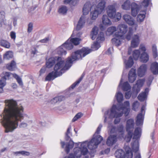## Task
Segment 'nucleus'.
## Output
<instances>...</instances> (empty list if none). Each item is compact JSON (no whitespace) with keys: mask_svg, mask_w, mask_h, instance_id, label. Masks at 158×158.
Here are the masks:
<instances>
[{"mask_svg":"<svg viewBox=\"0 0 158 158\" xmlns=\"http://www.w3.org/2000/svg\"><path fill=\"white\" fill-rule=\"evenodd\" d=\"M117 29V28L115 27H111L108 28L107 31L110 32V34H112L116 31Z\"/></svg>","mask_w":158,"mask_h":158,"instance_id":"obj_57","label":"nucleus"},{"mask_svg":"<svg viewBox=\"0 0 158 158\" xmlns=\"http://www.w3.org/2000/svg\"><path fill=\"white\" fill-rule=\"evenodd\" d=\"M6 80L4 78L2 77L0 80V85L4 87L6 85Z\"/></svg>","mask_w":158,"mask_h":158,"instance_id":"obj_59","label":"nucleus"},{"mask_svg":"<svg viewBox=\"0 0 158 158\" xmlns=\"http://www.w3.org/2000/svg\"><path fill=\"white\" fill-rule=\"evenodd\" d=\"M5 108L2 114V118L0 122L4 127L6 133L12 132L19 126L20 128L28 127L29 120L19 122L23 119L24 108L21 105H18L17 102L13 99H7L4 101Z\"/></svg>","mask_w":158,"mask_h":158,"instance_id":"obj_1","label":"nucleus"},{"mask_svg":"<svg viewBox=\"0 0 158 158\" xmlns=\"http://www.w3.org/2000/svg\"><path fill=\"white\" fill-rule=\"evenodd\" d=\"M13 57V53L11 51L7 52L4 55V58L6 60H8L10 58H12Z\"/></svg>","mask_w":158,"mask_h":158,"instance_id":"obj_45","label":"nucleus"},{"mask_svg":"<svg viewBox=\"0 0 158 158\" xmlns=\"http://www.w3.org/2000/svg\"><path fill=\"white\" fill-rule=\"evenodd\" d=\"M62 98L63 97L61 96L55 97L51 100V103L52 104H54L57 102L58 101H60L62 100Z\"/></svg>","mask_w":158,"mask_h":158,"instance_id":"obj_55","label":"nucleus"},{"mask_svg":"<svg viewBox=\"0 0 158 158\" xmlns=\"http://www.w3.org/2000/svg\"><path fill=\"white\" fill-rule=\"evenodd\" d=\"M91 51V49L88 48H83L75 51L72 54L71 57L68 58L64 66V60H62L61 57L58 56V60H57L54 68L55 74L58 76L61 75L71 67L73 61L81 59Z\"/></svg>","mask_w":158,"mask_h":158,"instance_id":"obj_3","label":"nucleus"},{"mask_svg":"<svg viewBox=\"0 0 158 158\" xmlns=\"http://www.w3.org/2000/svg\"><path fill=\"white\" fill-rule=\"evenodd\" d=\"M132 148L133 152H135V158H141L140 153L137 152L139 149V142L137 139H135L134 142L131 143Z\"/></svg>","mask_w":158,"mask_h":158,"instance_id":"obj_11","label":"nucleus"},{"mask_svg":"<svg viewBox=\"0 0 158 158\" xmlns=\"http://www.w3.org/2000/svg\"><path fill=\"white\" fill-rule=\"evenodd\" d=\"M85 19L86 17L85 16L82 15L81 16L77 25L76 28L77 30H80L84 27L85 23Z\"/></svg>","mask_w":158,"mask_h":158,"instance_id":"obj_19","label":"nucleus"},{"mask_svg":"<svg viewBox=\"0 0 158 158\" xmlns=\"http://www.w3.org/2000/svg\"><path fill=\"white\" fill-rule=\"evenodd\" d=\"M55 73L54 72H52L49 73L45 78V81H49L58 76H56Z\"/></svg>","mask_w":158,"mask_h":158,"instance_id":"obj_38","label":"nucleus"},{"mask_svg":"<svg viewBox=\"0 0 158 158\" xmlns=\"http://www.w3.org/2000/svg\"><path fill=\"white\" fill-rule=\"evenodd\" d=\"M117 29L119 31L115 33V35L117 37H122L128 30V27L127 25L124 24H120L117 27Z\"/></svg>","mask_w":158,"mask_h":158,"instance_id":"obj_8","label":"nucleus"},{"mask_svg":"<svg viewBox=\"0 0 158 158\" xmlns=\"http://www.w3.org/2000/svg\"><path fill=\"white\" fill-rule=\"evenodd\" d=\"M106 2L105 1H102L98 4L97 7L95 8L97 9L100 13H102L104 10L106 6Z\"/></svg>","mask_w":158,"mask_h":158,"instance_id":"obj_25","label":"nucleus"},{"mask_svg":"<svg viewBox=\"0 0 158 158\" xmlns=\"http://www.w3.org/2000/svg\"><path fill=\"white\" fill-rule=\"evenodd\" d=\"M115 155L117 158H124L125 157L124 152L122 149H119L116 151Z\"/></svg>","mask_w":158,"mask_h":158,"instance_id":"obj_33","label":"nucleus"},{"mask_svg":"<svg viewBox=\"0 0 158 158\" xmlns=\"http://www.w3.org/2000/svg\"><path fill=\"white\" fill-rule=\"evenodd\" d=\"M117 4L116 3L108 5L106 8V13L107 15L111 19H114L115 17L116 12V8Z\"/></svg>","mask_w":158,"mask_h":158,"instance_id":"obj_6","label":"nucleus"},{"mask_svg":"<svg viewBox=\"0 0 158 158\" xmlns=\"http://www.w3.org/2000/svg\"><path fill=\"white\" fill-rule=\"evenodd\" d=\"M102 127L100 125L97 129V131L94 135V137L89 142L87 141L81 143V147H76L74 149L73 155H70L68 157L64 158H80L82 155L85 156V158H89L90 154L89 153L87 147L90 150H92L97 148L98 145L101 142L103 139L102 137L98 135Z\"/></svg>","mask_w":158,"mask_h":158,"instance_id":"obj_2","label":"nucleus"},{"mask_svg":"<svg viewBox=\"0 0 158 158\" xmlns=\"http://www.w3.org/2000/svg\"><path fill=\"white\" fill-rule=\"evenodd\" d=\"M151 69L153 74H158V63L156 62L153 63L151 65Z\"/></svg>","mask_w":158,"mask_h":158,"instance_id":"obj_27","label":"nucleus"},{"mask_svg":"<svg viewBox=\"0 0 158 158\" xmlns=\"http://www.w3.org/2000/svg\"><path fill=\"white\" fill-rule=\"evenodd\" d=\"M82 77H81L79 80L78 81H77L75 82L71 86V88L73 89L76 86V85L78 84L81 81L82 79Z\"/></svg>","mask_w":158,"mask_h":158,"instance_id":"obj_63","label":"nucleus"},{"mask_svg":"<svg viewBox=\"0 0 158 158\" xmlns=\"http://www.w3.org/2000/svg\"><path fill=\"white\" fill-rule=\"evenodd\" d=\"M63 44L64 48L68 50H70L73 47V43L71 40L69 39Z\"/></svg>","mask_w":158,"mask_h":158,"instance_id":"obj_37","label":"nucleus"},{"mask_svg":"<svg viewBox=\"0 0 158 158\" xmlns=\"http://www.w3.org/2000/svg\"><path fill=\"white\" fill-rule=\"evenodd\" d=\"M148 91V89L147 88L146 89L144 92L141 93L139 95L138 97V99L141 101L145 100L147 98V94Z\"/></svg>","mask_w":158,"mask_h":158,"instance_id":"obj_28","label":"nucleus"},{"mask_svg":"<svg viewBox=\"0 0 158 158\" xmlns=\"http://www.w3.org/2000/svg\"><path fill=\"white\" fill-rule=\"evenodd\" d=\"M131 35H132L131 29L130 28L128 33L127 34V36H126V38L128 40H130L131 38Z\"/></svg>","mask_w":158,"mask_h":158,"instance_id":"obj_62","label":"nucleus"},{"mask_svg":"<svg viewBox=\"0 0 158 158\" xmlns=\"http://www.w3.org/2000/svg\"><path fill=\"white\" fill-rule=\"evenodd\" d=\"M74 142L70 139L69 142L66 144L65 150L68 153L70 149H71L73 147Z\"/></svg>","mask_w":158,"mask_h":158,"instance_id":"obj_34","label":"nucleus"},{"mask_svg":"<svg viewBox=\"0 0 158 158\" xmlns=\"http://www.w3.org/2000/svg\"><path fill=\"white\" fill-rule=\"evenodd\" d=\"M123 19L129 25H132L134 24V20L130 15L127 14L124 15L123 16Z\"/></svg>","mask_w":158,"mask_h":158,"instance_id":"obj_21","label":"nucleus"},{"mask_svg":"<svg viewBox=\"0 0 158 158\" xmlns=\"http://www.w3.org/2000/svg\"><path fill=\"white\" fill-rule=\"evenodd\" d=\"M147 66L145 64H143L140 66L138 69V75L141 77H143L146 73L147 70Z\"/></svg>","mask_w":158,"mask_h":158,"instance_id":"obj_16","label":"nucleus"},{"mask_svg":"<svg viewBox=\"0 0 158 158\" xmlns=\"http://www.w3.org/2000/svg\"><path fill=\"white\" fill-rule=\"evenodd\" d=\"M16 67L15 63L14 61H11L10 64H8L6 66L7 69L10 71L14 70Z\"/></svg>","mask_w":158,"mask_h":158,"instance_id":"obj_42","label":"nucleus"},{"mask_svg":"<svg viewBox=\"0 0 158 158\" xmlns=\"http://www.w3.org/2000/svg\"><path fill=\"white\" fill-rule=\"evenodd\" d=\"M138 50H139L140 52L141 51L142 53L145 52L146 50L145 46L143 44L140 45Z\"/></svg>","mask_w":158,"mask_h":158,"instance_id":"obj_60","label":"nucleus"},{"mask_svg":"<svg viewBox=\"0 0 158 158\" xmlns=\"http://www.w3.org/2000/svg\"><path fill=\"white\" fill-rule=\"evenodd\" d=\"M33 29V24L31 23H30L28 25L27 31L28 32H31Z\"/></svg>","mask_w":158,"mask_h":158,"instance_id":"obj_61","label":"nucleus"},{"mask_svg":"<svg viewBox=\"0 0 158 158\" xmlns=\"http://www.w3.org/2000/svg\"><path fill=\"white\" fill-rule=\"evenodd\" d=\"M63 47H64L63 44L58 48L57 49L58 53L60 55H65L66 53V51L64 50Z\"/></svg>","mask_w":158,"mask_h":158,"instance_id":"obj_48","label":"nucleus"},{"mask_svg":"<svg viewBox=\"0 0 158 158\" xmlns=\"http://www.w3.org/2000/svg\"><path fill=\"white\" fill-rule=\"evenodd\" d=\"M139 37L138 35H135L133 36L131 42V47L136 48L138 46L140 42Z\"/></svg>","mask_w":158,"mask_h":158,"instance_id":"obj_12","label":"nucleus"},{"mask_svg":"<svg viewBox=\"0 0 158 158\" xmlns=\"http://www.w3.org/2000/svg\"><path fill=\"white\" fill-rule=\"evenodd\" d=\"M134 125V120L132 119H130L127 121L126 126V130L127 132V134L125 137V140L128 142L131 139L133 134V130Z\"/></svg>","mask_w":158,"mask_h":158,"instance_id":"obj_5","label":"nucleus"},{"mask_svg":"<svg viewBox=\"0 0 158 158\" xmlns=\"http://www.w3.org/2000/svg\"><path fill=\"white\" fill-rule=\"evenodd\" d=\"M142 130L140 127H137L135 128L134 133L133 139H137L139 138L141 135Z\"/></svg>","mask_w":158,"mask_h":158,"instance_id":"obj_29","label":"nucleus"},{"mask_svg":"<svg viewBox=\"0 0 158 158\" xmlns=\"http://www.w3.org/2000/svg\"><path fill=\"white\" fill-rule=\"evenodd\" d=\"M136 74L135 69L132 68L129 72L128 74V79L130 82L133 83L135 80L136 78Z\"/></svg>","mask_w":158,"mask_h":158,"instance_id":"obj_17","label":"nucleus"},{"mask_svg":"<svg viewBox=\"0 0 158 158\" xmlns=\"http://www.w3.org/2000/svg\"><path fill=\"white\" fill-rule=\"evenodd\" d=\"M130 2L129 0H126L122 5V8L124 10H128L130 8Z\"/></svg>","mask_w":158,"mask_h":158,"instance_id":"obj_41","label":"nucleus"},{"mask_svg":"<svg viewBox=\"0 0 158 158\" xmlns=\"http://www.w3.org/2000/svg\"><path fill=\"white\" fill-rule=\"evenodd\" d=\"M139 103L137 101H135L132 104V109L135 111H136L139 107Z\"/></svg>","mask_w":158,"mask_h":158,"instance_id":"obj_54","label":"nucleus"},{"mask_svg":"<svg viewBox=\"0 0 158 158\" xmlns=\"http://www.w3.org/2000/svg\"><path fill=\"white\" fill-rule=\"evenodd\" d=\"M121 18V14L120 13L118 12L117 13H116V14L115 15V17L114 18V19H116L118 20H119Z\"/></svg>","mask_w":158,"mask_h":158,"instance_id":"obj_64","label":"nucleus"},{"mask_svg":"<svg viewBox=\"0 0 158 158\" xmlns=\"http://www.w3.org/2000/svg\"><path fill=\"white\" fill-rule=\"evenodd\" d=\"M124 149L126 152L125 156L127 158H132L133 153L131 151L130 148L129 147L127 146L125 147Z\"/></svg>","mask_w":158,"mask_h":158,"instance_id":"obj_36","label":"nucleus"},{"mask_svg":"<svg viewBox=\"0 0 158 158\" xmlns=\"http://www.w3.org/2000/svg\"><path fill=\"white\" fill-rule=\"evenodd\" d=\"M150 2V0H143L141 3V5L140 6V8H143L144 10L146 7L148 6Z\"/></svg>","mask_w":158,"mask_h":158,"instance_id":"obj_47","label":"nucleus"},{"mask_svg":"<svg viewBox=\"0 0 158 158\" xmlns=\"http://www.w3.org/2000/svg\"><path fill=\"white\" fill-rule=\"evenodd\" d=\"M124 127L122 125H120L118 127L117 131L118 133V137L121 139H125V137H124V130L123 129Z\"/></svg>","mask_w":158,"mask_h":158,"instance_id":"obj_23","label":"nucleus"},{"mask_svg":"<svg viewBox=\"0 0 158 158\" xmlns=\"http://www.w3.org/2000/svg\"><path fill=\"white\" fill-rule=\"evenodd\" d=\"M71 127L70 126L68 128L67 132L65 133V139L66 140H68L70 139V137L72 136V134L71 132Z\"/></svg>","mask_w":158,"mask_h":158,"instance_id":"obj_39","label":"nucleus"},{"mask_svg":"<svg viewBox=\"0 0 158 158\" xmlns=\"http://www.w3.org/2000/svg\"><path fill=\"white\" fill-rule=\"evenodd\" d=\"M124 63L126 68L131 67L134 64V62L131 56H130L127 61H124Z\"/></svg>","mask_w":158,"mask_h":158,"instance_id":"obj_35","label":"nucleus"},{"mask_svg":"<svg viewBox=\"0 0 158 158\" xmlns=\"http://www.w3.org/2000/svg\"><path fill=\"white\" fill-rule=\"evenodd\" d=\"M98 28L97 27H94L93 28L91 32L90 35L91 38L93 40H94L97 37L98 34Z\"/></svg>","mask_w":158,"mask_h":158,"instance_id":"obj_32","label":"nucleus"},{"mask_svg":"<svg viewBox=\"0 0 158 158\" xmlns=\"http://www.w3.org/2000/svg\"><path fill=\"white\" fill-rule=\"evenodd\" d=\"M141 52L139 50H135L132 52L133 57L135 60H137L141 55Z\"/></svg>","mask_w":158,"mask_h":158,"instance_id":"obj_40","label":"nucleus"},{"mask_svg":"<svg viewBox=\"0 0 158 158\" xmlns=\"http://www.w3.org/2000/svg\"><path fill=\"white\" fill-rule=\"evenodd\" d=\"M101 14V13H99L97 9L94 8L93 9V8L92 10H91L90 12V19L92 20L95 21L98 17V15Z\"/></svg>","mask_w":158,"mask_h":158,"instance_id":"obj_18","label":"nucleus"},{"mask_svg":"<svg viewBox=\"0 0 158 158\" xmlns=\"http://www.w3.org/2000/svg\"><path fill=\"white\" fill-rule=\"evenodd\" d=\"M139 8L135 3H132L131 4V12L133 16H135L139 10Z\"/></svg>","mask_w":158,"mask_h":158,"instance_id":"obj_22","label":"nucleus"},{"mask_svg":"<svg viewBox=\"0 0 158 158\" xmlns=\"http://www.w3.org/2000/svg\"><path fill=\"white\" fill-rule=\"evenodd\" d=\"M67 11V7L65 6H63L59 8L58 12L60 14L64 15L65 14Z\"/></svg>","mask_w":158,"mask_h":158,"instance_id":"obj_44","label":"nucleus"},{"mask_svg":"<svg viewBox=\"0 0 158 158\" xmlns=\"http://www.w3.org/2000/svg\"><path fill=\"white\" fill-rule=\"evenodd\" d=\"M93 7L91 6L90 3L89 2H87L84 5L83 8V13L82 15L85 16L87 15L90 10H92Z\"/></svg>","mask_w":158,"mask_h":158,"instance_id":"obj_14","label":"nucleus"},{"mask_svg":"<svg viewBox=\"0 0 158 158\" xmlns=\"http://www.w3.org/2000/svg\"><path fill=\"white\" fill-rule=\"evenodd\" d=\"M63 2L65 5H69L71 8H73L78 5L79 0H63Z\"/></svg>","mask_w":158,"mask_h":158,"instance_id":"obj_13","label":"nucleus"},{"mask_svg":"<svg viewBox=\"0 0 158 158\" xmlns=\"http://www.w3.org/2000/svg\"><path fill=\"white\" fill-rule=\"evenodd\" d=\"M105 40L104 34L102 32H101L98 35L97 39V41L94 42L91 45L92 50L95 51L97 50L100 47V43L103 41Z\"/></svg>","mask_w":158,"mask_h":158,"instance_id":"obj_7","label":"nucleus"},{"mask_svg":"<svg viewBox=\"0 0 158 158\" xmlns=\"http://www.w3.org/2000/svg\"><path fill=\"white\" fill-rule=\"evenodd\" d=\"M1 45L6 48H9L10 47V44L7 41L4 40H1L0 41Z\"/></svg>","mask_w":158,"mask_h":158,"instance_id":"obj_43","label":"nucleus"},{"mask_svg":"<svg viewBox=\"0 0 158 158\" xmlns=\"http://www.w3.org/2000/svg\"><path fill=\"white\" fill-rule=\"evenodd\" d=\"M117 100L118 102H121L123 98V96L122 94L120 92H118L116 94Z\"/></svg>","mask_w":158,"mask_h":158,"instance_id":"obj_51","label":"nucleus"},{"mask_svg":"<svg viewBox=\"0 0 158 158\" xmlns=\"http://www.w3.org/2000/svg\"><path fill=\"white\" fill-rule=\"evenodd\" d=\"M13 153L15 155H17L18 154H21L22 155H25L26 156H29L30 154L29 152L25 151H18L14 152Z\"/></svg>","mask_w":158,"mask_h":158,"instance_id":"obj_53","label":"nucleus"},{"mask_svg":"<svg viewBox=\"0 0 158 158\" xmlns=\"http://www.w3.org/2000/svg\"><path fill=\"white\" fill-rule=\"evenodd\" d=\"M108 17V15H102V24H101L100 25V28L102 30H104L106 27L111 24V22L109 19Z\"/></svg>","mask_w":158,"mask_h":158,"instance_id":"obj_9","label":"nucleus"},{"mask_svg":"<svg viewBox=\"0 0 158 158\" xmlns=\"http://www.w3.org/2000/svg\"><path fill=\"white\" fill-rule=\"evenodd\" d=\"M5 18V13L3 11L0 12V27H1Z\"/></svg>","mask_w":158,"mask_h":158,"instance_id":"obj_49","label":"nucleus"},{"mask_svg":"<svg viewBox=\"0 0 158 158\" xmlns=\"http://www.w3.org/2000/svg\"><path fill=\"white\" fill-rule=\"evenodd\" d=\"M130 110V103L129 101L124 102L122 106L118 107L114 105L110 110H108L105 113L104 122L106 123L108 121V119L115 118L114 123L115 124H117L120 121V118L118 117H121L124 113L126 116L127 115Z\"/></svg>","mask_w":158,"mask_h":158,"instance_id":"obj_4","label":"nucleus"},{"mask_svg":"<svg viewBox=\"0 0 158 158\" xmlns=\"http://www.w3.org/2000/svg\"><path fill=\"white\" fill-rule=\"evenodd\" d=\"M140 61L143 63H146L148 61L149 56L148 54L146 52L142 53L139 57Z\"/></svg>","mask_w":158,"mask_h":158,"instance_id":"obj_26","label":"nucleus"},{"mask_svg":"<svg viewBox=\"0 0 158 158\" xmlns=\"http://www.w3.org/2000/svg\"><path fill=\"white\" fill-rule=\"evenodd\" d=\"M144 81L143 79L138 80L136 84L133 87L134 91L137 94L140 91V88L143 85Z\"/></svg>","mask_w":158,"mask_h":158,"instance_id":"obj_15","label":"nucleus"},{"mask_svg":"<svg viewBox=\"0 0 158 158\" xmlns=\"http://www.w3.org/2000/svg\"><path fill=\"white\" fill-rule=\"evenodd\" d=\"M115 37L112 39V44L116 46H119L121 44L122 37H117L115 34Z\"/></svg>","mask_w":158,"mask_h":158,"instance_id":"obj_30","label":"nucleus"},{"mask_svg":"<svg viewBox=\"0 0 158 158\" xmlns=\"http://www.w3.org/2000/svg\"><path fill=\"white\" fill-rule=\"evenodd\" d=\"M13 77L16 80L17 82L20 85H23V82L21 78L17 75L16 74H13Z\"/></svg>","mask_w":158,"mask_h":158,"instance_id":"obj_46","label":"nucleus"},{"mask_svg":"<svg viewBox=\"0 0 158 158\" xmlns=\"http://www.w3.org/2000/svg\"><path fill=\"white\" fill-rule=\"evenodd\" d=\"M70 40L75 45H77L80 44L81 39L78 38H73L71 39Z\"/></svg>","mask_w":158,"mask_h":158,"instance_id":"obj_52","label":"nucleus"},{"mask_svg":"<svg viewBox=\"0 0 158 158\" xmlns=\"http://www.w3.org/2000/svg\"><path fill=\"white\" fill-rule=\"evenodd\" d=\"M58 60V56L52 57L50 58L46 63V66L47 68H49L52 67L53 65Z\"/></svg>","mask_w":158,"mask_h":158,"instance_id":"obj_20","label":"nucleus"},{"mask_svg":"<svg viewBox=\"0 0 158 158\" xmlns=\"http://www.w3.org/2000/svg\"><path fill=\"white\" fill-rule=\"evenodd\" d=\"M123 89L124 91H127L130 89L131 88V86H130L129 84L127 82H124L122 86Z\"/></svg>","mask_w":158,"mask_h":158,"instance_id":"obj_50","label":"nucleus"},{"mask_svg":"<svg viewBox=\"0 0 158 158\" xmlns=\"http://www.w3.org/2000/svg\"><path fill=\"white\" fill-rule=\"evenodd\" d=\"M83 115V114L81 112L78 113L74 117L72 120V121L74 122L77 121L78 119L80 118Z\"/></svg>","mask_w":158,"mask_h":158,"instance_id":"obj_58","label":"nucleus"},{"mask_svg":"<svg viewBox=\"0 0 158 158\" xmlns=\"http://www.w3.org/2000/svg\"><path fill=\"white\" fill-rule=\"evenodd\" d=\"M146 12L144 10L140 11L137 17V21L139 22H143L145 17Z\"/></svg>","mask_w":158,"mask_h":158,"instance_id":"obj_31","label":"nucleus"},{"mask_svg":"<svg viewBox=\"0 0 158 158\" xmlns=\"http://www.w3.org/2000/svg\"><path fill=\"white\" fill-rule=\"evenodd\" d=\"M117 141V138L116 136L111 135L108 138L106 143L108 146H111L116 142Z\"/></svg>","mask_w":158,"mask_h":158,"instance_id":"obj_24","label":"nucleus"},{"mask_svg":"<svg viewBox=\"0 0 158 158\" xmlns=\"http://www.w3.org/2000/svg\"><path fill=\"white\" fill-rule=\"evenodd\" d=\"M145 106H143L141 109V113H139L136 117L135 121L136 124L137 126L142 125L143 121V116L142 114L144 112V110L145 109Z\"/></svg>","mask_w":158,"mask_h":158,"instance_id":"obj_10","label":"nucleus"},{"mask_svg":"<svg viewBox=\"0 0 158 158\" xmlns=\"http://www.w3.org/2000/svg\"><path fill=\"white\" fill-rule=\"evenodd\" d=\"M13 74L9 72H3L2 74V76H4L2 77L4 78L6 80V79H9L10 76H13Z\"/></svg>","mask_w":158,"mask_h":158,"instance_id":"obj_56","label":"nucleus"}]
</instances>
